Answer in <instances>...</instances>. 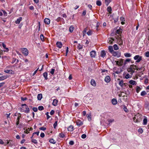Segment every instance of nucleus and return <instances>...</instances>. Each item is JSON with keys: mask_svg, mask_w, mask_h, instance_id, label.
<instances>
[{"mask_svg": "<svg viewBox=\"0 0 149 149\" xmlns=\"http://www.w3.org/2000/svg\"><path fill=\"white\" fill-rule=\"evenodd\" d=\"M106 6H108L109 3L111 1V0H105Z\"/></svg>", "mask_w": 149, "mask_h": 149, "instance_id": "obj_34", "label": "nucleus"}, {"mask_svg": "<svg viewBox=\"0 0 149 149\" xmlns=\"http://www.w3.org/2000/svg\"><path fill=\"white\" fill-rule=\"evenodd\" d=\"M74 127L72 125L70 126L68 128V131L70 132H72L73 130Z\"/></svg>", "mask_w": 149, "mask_h": 149, "instance_id": "obj_18", "label": "nucleus"}, {"mask_svg": "<svg viewBox=\"0 0 149 149\" xmlns=\"http://www.w3.org/2000/svg\"><path fill=\"white\" fill-rule=\"evenodd\" d=\"M138 132L141 134H142L143 132V131L142 128H139L138 130Z\"/></svg>", "mask_w": 149, "mask_h": 149, "instance_id": "obj_59", "label": "nucleus"}, {"mask_svg": "<svg viewBox=\"0 0 149 149\" xmlns=\"http://www.w3.org/2000/svg\"><path fill=\"white\" fill-rule=\"evenodd\" d=\"M74 27L72 26H70L69 27V31L70 33H72L73 32Z\"/></svg>", "mask_w": 149, "mask_h": 149, "instance_id": "obj_40", "label": "nucleus"}, {"mask_svg": "<svg viewBox=\"0 0 149 149\" xmlns=\"http://www.w3.org/2000/svg\"><path fill=\"white\" fill-rule=\"evenodd\" d=\"M96 55V52L95 51L92 50L90 52V55L91 58H95Z\"/></svg>", "mask_w": 149, "mask_h": 149, "instance_id": "obj_6", "label": "nucleus"}, {"mask_svg": "<svg viewBox=\"0 0 149 149\" xmlns=\"http://www.w3.org/2000/svg\"><path fill=\"white\" fill-rule=\"evenodd\" d=\"M12 71V70H5L4 71V72H6V73H10L11 74L12 73L11 72Z\"/></svg>", "mask_w": 149, "mask_h": 149, "instance_id": "obj_46", "label": "nucleus"}, {"mask_svg": "<svg viewBox=\"0 0 149 149\" xmlns=\"http://www.w3.org/2000/svg\"><path fill=\"white\" fill-rule=\"evenodd\" d=\"M135 116H136L137 118L135 121V123H139L142 120V116L141 115L138 113Z\"/></svg>", "mask_w": 149, "mask_h": 149, "instance_id": "obj_2", "label": "nucleus"}, {"mask_svg": "<svg viewBox=\"0 0 149 149\" xmlns=\"http://www.w3.org/2000/svg\"><path fill=\"white\" fill-rule=\"evenodd\" d=\"M42 98V94L41 93L37 95L38 100H41Z\"/></svg>", "mask_w": 149, "mask_h": 149, "instance_id": "obj_23", "label": "nucleus"}, {"mask_svg": "<svg viewBox=\"0 0 149 149\" xmlns=\"http://www.w3.org/2000/svg\"><path fill=\"white\" fill-rule=\"evenodd\" d=\"M147 119L146 118H144L143 120V124L145 125L147 124Z\"/></svg>", "mask_w": 149, "mask_h": 149, "instance_id": "obj_39", "label": "nucleus"}, {"mask_svg": "<svg viewBox=\"0 0 149 149\" xmlns=\"http://www.w3.org/2000/svg\"><path fill=\"white\" fill-rule=\"evenodd\" d=\"M131 59L130 58H127L124 60V65H125L127 62H129L131 61Z\"/></svg>", "mask_w": 149, "mask_h": 149, "instance_id": "obj_25", "label": "nucleus"}, {"mask_svg": "<svg viewBox=\"0 0 149 149\" xmlns=\"http://www.w3.org/2000/svg\"><path fill=\"white\" fill-rule=\"evenodd\" d=\"M124 59L121 58L119 61H115V62L117 65L119 66H121L123 65V64H124Z\"/></svg>", "mask_w": 149, "mask_h": 149, "instance_id": "obj_3", "label": "nucleus"}, {"mask_svg": "<svg viewBox=\"0 0 149 149\" xmlns=\"http://www.w3.org/2000/svg\"><path fill=\"white\" fill-rule=\"evenodd\" d=\"M57 46L59 48H61L62 46V44L61 42H57L56 43Z\"/></svg>", "mask_w": 149, "mask_h": 149, "instance_id": "obj_14", "label": "nucleus"}, {"mask_svg": "<svg viewBox=\"0 0 149 149\" xmlns=\"http://www.w3.org/2000/svg\"><path fill=\"white\" fill-rule=\"evenodd\" d=\"M59 136L61 138H63L65 137V135L62 133H60L59 134Z\"/></svg>", "mask_w": 149, "mask_h": 149, "instance_id": "obj_44", "label": "nucleus"}, {"mask_svg": "<svg viewBox=\"0 0 149 149\" xmlns=\"http://www.w3.org/2000/svg\"><path fill=\"white\" fill-rule=\"evenodd\" d=\"M124 56L126 57H129L131 56L132 55L130 53H125L124 54Z\"/></svg>", "mask_w": 149, "mask_h": 149, "instance_id": "obj_28", "label": "nucleus"}, {"mask_svg": "<svg viewBox=\"0 0 149 149\" xmlns=\"http://www.w3.org/2000/svg\"><path fill=\"white\" fill-rule=\"evenodd\" d=\"M74 141H71L69 142V144L71 145H73L74 144Z\"/></svg>", "mask_w": 149, "mask_h": 149, "instance_id": "obj_63", "label": "nucleus"}, {"mask_svg": "<svg viewBox=\"0 0 149 149\" xmlns=\"http://www.w3.org/2000/svg\"><path fill=\"white\" fill-rule=\"evenodd\" d=\"M127 71L130 72V73L132 75L133 74L134 72V70H132L130 66L129 68L127 69Z\"/></svg>", "mask_w": 149, "mask_h": 149, "instance_id": "obj_9", "label": "nucleus"}, {"mask_svg": "<svg viewBox=\"0 0 149 149\" xmlns=\"http://www.w3.org/2000/svg\"><path fill=\"white\" fill-rule=\"evenodd\" d=\"M40 39H41V40H42V41L43 42L44 41L45 37H44V35L42 34L40 35Z\"/></svg>", "mask_w": 149, "mask_h": 149, "instance_id": "obj_42", "label": "nucleus"}, {"mask_svg": "<svg viewBox=\"0 0 149 149\" xmlns=\"http://www.w3.org/2000/svg\"><path fill=\"white\" fill-rule=\"evenodd\" d=\"M54 71H55L54 69H53V68L52 69L51 71L50 72V73L52 74L53 75L54 74Z\"/></svg>", "mask_w": 149, "mask_h": 149, "instance_id": "obj_53", "label": "nucleus"}, {"mask_svg": "<svg viewBox=\"0 0 149 149\" xmlns=\"http://www.w3.org/2000/svg\"><path fill=\"white\" fill-rule=\"evenodd\" d=\"M32 110L34 112H36L38 111V109L36 107H33L32 108Z\"/></svg>", "mask_w": 149, "mask_h": 149, "instance_id": "obj_56", "label": "nucleus"}, {"mask_svg": "<svg viewBox=\"0 0 149 149\" xmlns=\"http://www.w3.org/2000/svg\"><path fill=\"white\" fill-rule=\"evenodd\" d=\"M86 137V135L85 134H82L81 136V137L82 139H85Z\"/></svg>", "mask_w": 149, "mask_h": 149, "instance_id": "obj_61", "label": "nucleus"}, {"mask_svg": "<svg viewBox=\"0 0 149 149\" xmlns=\"http://www.w3.org/2000/svg\"><path fill=\"white\" fill-rule=\"evenodd\" d=\"M49 142L52 143L54 144L56 143V141L53 139H51L49 140Z\"/></svg>", "mask_w": 149, "mask_h": 149, "instance_id": "obj_38", "label": "nucleus"}, {"mask_svg": "<svg viewBox=\"0 0 149 149\" xmlns=\"http://www.w3.org/2000/svg\"><path fill=\"white\" fill-rule=\"evenodd\" d=\"M91 84L93 86H95L96 85V83L95 81L93 79L91 80Z\"/></svg>", "mask_w": 149, "mask_h": 149, "instance_id": "obj_20", "label": "nucleus"}, {"mask_svg": "<svg viewBox=\"0 0 149 149\" xmlns=\"http://www.w3.org/2000/svg\"><path fill=\"white\" fill-rule=\"evenodd\" d=\"M96 4L99 6H100L102 4L100 0H97L96 1Z\"/></svg>", "mask_w": 149, "mask_h": 149, "instance_id": "obj_30", "label": "nucleus"}, {"mask_svg": "<svg viewBox=\"0 0 149 149\" xmlns=\"http://www.w3.org/2000/svg\"><path fill=\"white\" fill-rule=\"evenodd\" d=\"M146 91H143L141 92V96H143L144 95H146Z\"/></svg>", "mask_w": 149, "mask_h": 149, "instance_id": "obj_50", "label": "nucleus"}, {"mask_svg": "<svg viewBox=\"0 0 149 149\" xmlns=\"http://www.w3.org/2000/svg\"><path fill=\"white\" fill-rule=\"evenodd\" d=\"M86 10H84L82 13V15L83 16H84L86 15Z\"/></svg>", "mask_w": 149, "mask_h": 149, "instance_id": "obj_62", "label": "nucleus"}, {"mask_svg": "<svg viewBox=\"0 0 149 149\" xmlns=\"http://www.w3.org/2000/svg\"><path fill=\"white\" fill-rule=\"evenodd\" d=\"M131 68L132 69V70H134L136 69V68H137V67L136 65L132 64L130 65V66Z\"/></svg>", "mask_w": 149, "mask_h": 149, "instance_id": "obj_21", "label": "nucleus"}, {"mask_svg": "<svg viewBox=\"0 0 149 149\" xmlns=\"http://www.w3.org/2000/svg\"><path fill=\"white\" fill-rule=\"evenodd\" d=\"M123 80H121L119 82V85L121 87H123Z\"/></svg>", "mask_w": 149, "mask_h": 149, "instance_id": "obj_31", "label": "nucleus"}, {"mask_svg": "<svg viewBox=\"0 0 149 149\" xmlns=\"http://www.w3.org/2000/svg\"><path fill=\"white\" fill-rule=\"evenodd\" d=\"M2 46H3V47L4 49H6V50H7L8 51V50H9L8 49V48L6 47V45H5V44L3 43H2Z\"/></svg>", "mask_w": 149, "mask_h": 149, "instance_id": "obj_57", "label": "nucleus"}, {"mask_svg": "<svg viewBox=\"0 0 149 149\" xmlns=\"http://www.w3.org/2000/svg\"><path fill=\"white\" fill-rule=\"evenodd\" d=\"M22 17H19L18 18L15 22V23L16 24H19L20 22L22 20Z\"/></svg>", "mask_w": 149, "mask_h": 149, "instance_id": "obj_19", "label": "nucleus"}, {"mask_svg": "<svg viewBox=\"0 0 149 149\" xmlns=\"http://www.w3.org/2000/svg\"><path fill=\"white\" fill-rule=\"evenodd\" d=\"M104 81L107 83L109 82L110 81V77L109 76H107L105 78Z\"/></svg>", "mask_w": 149, "mask_h": 149, "instance_id": "obj_11", "label": "nucleus"}, {"mask_svg": "<svg viewBox=\"0 0 149 149\" xmlns=\"http://www.w3.org/2000/svg\"><path fill=\"white\" fill-rule=\"evenodd\" d=\"M109 52L112 54L113 52L114 51L113 48L112 46H109Z\"/></svg>", "mask_w": 149, "mask_h": 149, "instance_id": "obj_24", "label": "nucleus"}, {"mask_svg": "<svg viewBox=\"0 0 149 149\" xmlns=\"http://www.w3.org/2000/svg\"><path fill=\"white\" fill-rule=\"evenodd\" d=\"M114 56L118 58L120 56L121 53L119 52L113 51L112 53Z\"/></svg>", "mask_w": 149, "mask_h": 149, "instance_id": "obj_4", "label": "nucleus"}, {"mask_svg": "<svg viewBox=\"0 0 149 149\" xmlns=\"http://www.w3.org/2000/svg\"><path fill=\"white\" fill-rule=\"evenodd\" d=\"M113 48H114V49L115 50H117L118 49V47L117 45L116 44H115L114 45Z\"/></svg>", "mask_w": 149, "mask_h": 149, "instance_id": "obj_48", "label": "nucleus"}, {"mask_svg": "<svg viewBox=\"0 0 149 149\" xmlns=\"http://www.w3.org/2000/svg\"><path fill=\"white\" fill-rule=\"evenodd\" d=\"M31 141L32 142L34 143L35 144H37L38 143V142L35 139H31Z\"/></svg>", "mask_w": 149, "mask_h": 149, "instance_id": "obj_49", "label": "nucleus"}, {"mask_svg": "<svg viewBox=\"0 0 149 149\" xmlns=\"http://www.w3.org/2000/svg\"><path fill=\"white\" fill-rule=\"evenodd\" d=\"M43 76L44 77L45 79L47 80V72H45L43 73Z\"/></svg>", "mask_w": 149, "mask_h": 149, "instance_id": "obj_29", "label": "nucleus"}, {"mask_svg": "<svg viewBox=\"0 0 149 149\" xmlns=\"http://www.w3.org/2000/svg\"><path fill=\"white\" fill-rule=\"evenodd\" d=\"M116 38L118 39L119 41L118 42V44L119 45H122L123 43V41L121 37H119L118 36V38Z\"/></svg>", "mask_w": 149, "mask_h": 149, "instance_id": "obj_8", "label": "nucleus"}, {"mask_svg": "<svg viewBox=\"0 0 149 149\" xmlns=\"http://www.w3.org/2000/svg\"><path fill=\"white\" fill-rule=\"evenodd\" d=\"M7 142L6 143V144H8L10 146H12L13 144L11 143L8 140H7Z\"/></svg>", "mask_w": 149, "mask_h": 149, "instance_id": "obj_58", "label": "nucleus"}, {"mask_svg": "<svg viewBox=\"0 0 149 149\" xmlns=\"http://www.w3.org/2000/svg\"><path fill=\"white\" fill-rule=\"evenodd\" d=\"M113 105H116L117 103V101L116 99H113L111 101Z\"/></svg>", "mask_w": 149, "mask_h": 149, "instance_id": "obj_22", "label": "nucleus"}, {"mask_svg": "<svg viewBox=\"0 0 149 149\" xmlns=\"http://www.w3.org/2000/svg\"><path fill=\"white\" fill-rule=\"evenodd\" d=\"M44 109V108L43 106H39L38 107V109L40 111H42Z\"/></svg>", "mask_w": 149, "mask_h": 149, "instance_id": "obj_47", "label": "nucleus"}, {"mask_svg": "<svg viewBox=\"0 0 149 149\" xmlns=\"http://www.w3.org/2000/svg\"><path fill=\"white\" fill-rule=\"evenodd\" d=\"M106 53L104 50H102L100 53V56L104 58L106 56Z\"/></svg>", "mask_w": 149, "mask_h": 149, "instance_id": "obj_15", "label": "nucleus"}, {"mask_svg": "<svg viewBox=\"0 0 149 149\" xmlns=\"http://www.w3.org/2000/svg\"><path fill=\"white\" fill-rule=\"evenodd\" d=\"M58 100L56 99H54L53 100L52 104L54 106H56L58 104Z\"/></svg>", "mask_w": 149, "mask_h": 149, "instance_id": "obj_16", "label": "nucleus"}, {"mask_svg": "<svg viewBox=\"0 0 149 149\" xmlns=\"http://www.w3.org/2000/svg\"><path fill=\"white\" fill-rule=\"evenodd\" d=\"M25 110H23L22 112H23L25 113H29L30 112V109L28 108V107H25Z\"/></svg>", "mask_w": 149, "mask_h": 149, "instance_id": "obj_10", "label": "nucleus"}, {"mask_svg": "<svg viewBox=\"0 0 149 149\" xmlns=\"http://www.w3.org/2000/svg\"><path fill=\"white\" fill-rule=\"evenodd\" d=\"M7 78V77L6 76H3L2 77H0V81H2L4 80Z\"/></svg>", "mask_w": 149, "mask_h": 149, "instance_id": "obj_33", "label": "nucleus"}, {"mask_svg": "<svg viewBox=\"0 0 149 149\" xmlns=\"http://www.w3.org/2000/svg\"><path fill=\"white\" fill-rule=\"evenodd\" d=\"M22 53L25 56H27L29 54V52L28 50L25 48H22Z\"/></svg>", "mask_w": 149, "mask_h": 149, "instance_id": "obj_5", "label": "nucleus"}, {"mask_svg": "<svg viewBox=\"0 0 149 149\" xmlns=\"http://www.w3.org/2000/svg\"><path fill=\"white\" fill-rule=\"evenodd\" d=\"M132 77V76H130L129 74H126L125 77V78L126 79H128L129 78H131Z\"/></svg>", "mask_w": 149, "mask_h": 149, "instance_id": "obj_43", "label": "nucleus"}, {"mask_svg": "<svg viewBox=\"0 0 149 149\" xmlns=\"http://www.w3.org/2000/svg\"><path fill=\"white\" fill-rule=\"evenodd\" d=\"M83 47L81 45L79 44L77 46V49L80 50Z\"/></svg>", "mask_w": 149, "mask_h": 149, "instance_id": "obj_51", "label": "nucleus"}, {"mask_svg": "<svg viewBox=\"0 0 149 149\" xmlns=\"http://www.w3.org/2000/svg\"><path fill=\"white\" fill-rule=\"evenodd\" d=\"M145 56L147 57H149V51H147L145 53Z\"/></svg>", "mask_w": 149, "mask_h": 149, "instance_id": "obj_55", "label": "nucleus"}, {"mask_svg": "<svg viewBox=\"0 0 149 149\" xmlns=\"http://www.w3.org/2000/svg\"><path fill=\"white\" fill-rule=\"evenodd\" d=\"M110 39L111 40H109L108 43L111 44H112L113 43V42L112 41H114V40L113 38H111Z\"/></svg>", "mask_w": 149, "mask_h": 149, "instance_id": "obj_41", "label": "nucleus"}, {"mask_svg": "<svg viewBox=\"0 0 149 149\" xmlns=\"http://www.w3.org/2000/svg\"><path fill=\"white\" fill-rule=\"evenodd\" d=\"M136 70H140L142 71H143L145 70V68H144V67H142L140 68H136Z\"/></svg>", "mask_w": 149, "mask_h": 149, "instance_id": "obj_26", "label": "nucleus"}, {"mask_svg": "<svg viewBox=\"0 0 149 149\" xmlns=\"http://www.w3.org/2000/svg\"><path fill=\"white\" fill-rule=\"evenodd\" d=\"M19 115L17 117V119H16V120H19L20 119V118L21 117V114L20 113H19Z\"/></svg>", "mask_w": 149, "mask_h": 149, "instance_id": "obj_54", "label": "nucleus"}, {"mask_svg": "<svg viewBox=\"0 0 149 149\" xmlns=\"http://www.w3.org/2000/svg\"><path fill=\"white\" fill-rule=\"evenodd\" d=\"M87 27H86L84 29V30L83 31L82 33H83V36H84L85 35V34L87 32Z\"/></svg>", "mask_w": 149, "mask_h": 149, "instance_id": "obj_36", "label": "nucleus"}, {"mask_svg": "<svg viewBox=\"0 0 149 149\" xmlns=\"http://www.w3.org/2000/svg\"><path fill=\"white\" fill-rule=\"evenodd\" d=\"M142 56L139 55H136L134 57V60H136L135 64H136L138 63H139L142 60Z\"/></svg>", "mask_w": 149, "mask_h": 149, "instance_id": "obj_1", "label": "nucleus"}, {"mask_svg": "<svg viewBox=\"0 0 149 149\" xmlns=\"http://www.w3.org/2000/svg\"><path fill=\"white\" fill-rule=\"evenodd\" d=\"M44 22L45 24H49L50 23V20L48 18H45L44 20Z\"/></svg>", "mask_w": 149, "mask_h": 149, "instance_id": "obj_13", "label": "nucleus"}, {"mask_svg": "<svg viewBox=\"0 0 149 149\" xmlns=\"http://www.w3.org/2000/svg\"><path fill=\"white\" fill-rule=\"evenodd\" d=\"M107 10L108 12H109L110 14L111 13V11H112V8L110 6H109L107 8Z\"/></svg>", "mask_w": 149, "mask_h": 149, "instance_id": "obj_32", "label": "nucleus"}, {"mask_svg": "<svg viewBox=\"0 0 149 149\" xmlns=\"http://www.w3.org/2000/svg\"><path fill=\"white\" fill-rule=\"evenodd\" d=\"M39 129L40 130H42L43 131H45L46 130V127H40L39 128Z\"/></svg>", "mask_w": 149, "mask_h": 149, "instance_id": "obj_60", "label": "nucleus"}, {"mask_svg": "<svg viewBox=\"0 0 149 149\" xmlns=\"http://www.w3.org/2000/svg\"><path fill=\"white\" fill-rule=\"evenodd\" d=\"M45 136V134L44 133H41L40 135V136L42 138H43Z\"/></svg>", "mask_w": 149, "mask_h": 149, "instance_id": "obj_64", "label": "nucleus"}, {"mask_svg": "<svg viewBox=\"0 0 149 149\" xmlns=\"http://www.w3.org/2000/svg\"><path fill=\"white\" fill-rule=\"evenodd\" d=\"M123 107L124 111L128 113L129 111L126 107V106L125 105H123Z\"/></svg>", "mask_w": 149, "mask_h": 149, "instance_id": "obj_27", "label": "nucleus"}, {"mask_svg": "<svg viewBox=\"0 0 149 149\" xmlns=\"http://www.w3.org/2000/svg\"><path fill=\"white\" fill-rule=\"evenodd\" d=\"M141 88H140L139 87V86H137L136 87V92L137 93H138L141 90Z\"/></svg>", "mask_w": 149, "mask_h": 149, "instance_id": "obj_45", "label": "nucleus"}, {"mask_svg": "<svg viewBox=\"0 0 149 149\" xmlns=\"http://www.w3.org/2000/svg\"><path fill=\"white\" fill-rule=\"evenodd\" d=\"M57 121H56L53 125L54 127V129L56 128V127L57 125Z\"/></svg>", "mask_w": 149, "mask_h": 149, "instance_id": "obj_52", "label": "nucleus"}, {"mask_svg": "<svg viewBox=\"0 0 149 149\" xmlns=\"http://www.w3.org/2000/svg\"><path fill=\"white\" fill-rule=\"evenodd\" d=\"M93 32L92 31L90 30L87 33V34L89 36H91L93 34Z\"/></svg>", "mask_w": 149, "mask_h": 149, "instance_id": "obj_35", "label": "nucleus"}, {"mask_svg": "<svg viewBox=\"0 0 149 149\" xmlns=\"http://www.w3.org/2000/svg\"><path fill=\"white\" fill-rule=\"evenodd\" d=\"M29 128H28L27 129H26V128H24V132L25 133L28 134L29 133Z\"/></svg>", "mask_w": 149, "mask_h": 149, "instance_id": "obj_37", "label": "nucleus"}, {"mask_svg": "<svg viewBox=\"0 0 149 149\" xmlns=\"http://www.w3.org/2000/svg\"><path fill=\"white\" fill-rule=\"evenodd\" d=\"M76 123L77 125L78 126H81L83 124V123L80 120H77L76 121Z\"/></svg>", "mask_w": 149, "mask_h": 149, "instance_id": "obj_12", "label": "nucleus"}, {"mask_svg": "<svg viewBox=\"0 0 149 149\" xmlns=\"http://www.w3.org/2000/svg\"><path fill=\"white\" fill-rule=\"evenodd\" d=\"M122 31V29L119 28L118 29L116 30V34H118L120 36H121Z\"/></svg>", "mask_w": 149, "mask_h": 149, "instance_id": "obj_7", "label": "nucleus"}, {"mask_svg": "<svg viewBox=\"0 0 149 149\" xmlns=\"http://www.w3.org/2000/svg\"><path fill=\"white\" fill-rule=\"evenodd\" d=\"M129 83L132 85H136L137 84L135 81L132 80L129 81Z\"/></svg>", "mask_w": 149, "mask_h": 149, "instance_id": "obj_17", "label": "nucleus"}]
</instances>
